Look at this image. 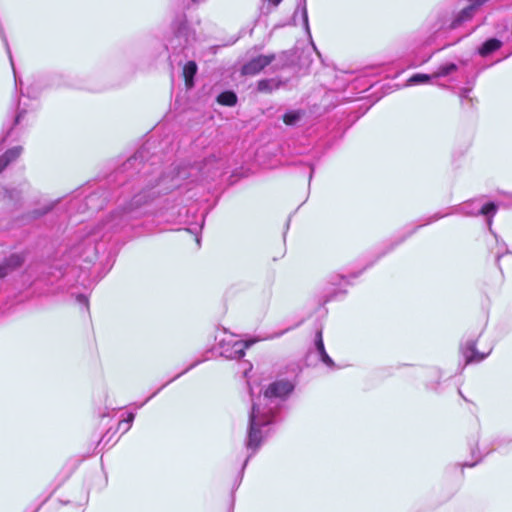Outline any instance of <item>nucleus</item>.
Wrapping results in <instances>:
<instances>
[{"instance_id": "nucleus-42", "label": "nucleus", "mask_w": 512, "mask_h": 512, "mask_svg": "<svg viewBox=\"0 0 512 512\" xmlns=\"http://www.w3.org/2000/svg\"><path fill=\"white\" fill-rule=\"evenodd\" d=\"M196 241H197L198 244L200 243L199 237H196Z\"/></svg>"}, {"instance_id": "nucleus-41", "label": "nucleus", "mask_w": 512, "mask_h": 512, "mask_svg": "<svg viewBox=\"0 0 512 512\" xmlns=\"http://www.w3.org/2000/svg\"><path fill=\"white\" fill-rule=\"evenodd\" d=\"M12 127L10 128V130L7 132V137L10 135L11 131H12Z\"/></svg>"}, {"instance_id": "nucleus-4", "label": "nucleus", "mask_w": 512, "mask_h": 512, "mask_svg": "<svg viewBox=\"0 0 512 512\" xmlns=\"http://www.w3.org/2000/svg\"><path fill=\"white\" fill-rule=\"evenodd\" d=\"M497 212V205L494 202H488V203H482L480 199H473L467 202L462 203L458 207L452 208L449 212L440 214L435 213L433 216L429 217L426 222L418 225L416 228H414L412 231H410L406 236L402 237L399 241L394 243L390 246V248L386 251H384L381 256L385 255L389 251H391L395 246L402 243L408 236L413 234L417 228L422 227L424 225L430 224L432 222H435L447 215L453 214V213H461L466 216H478V215H484L486 216V223L488 226L489 231L494 234L492 231V218Z\"/></svg>"}, {"instance_id": "nucleus-30", "label": "nucleus", "mask_w": 512, "mask_h": 512, "mask_svg": "<svg viewBox=\"0 0 512 512\" xmlns=\"http://www.w3.org/2000/svg\"><path fill=\"white\" fill-rule=\"evenodd\" d=\"M198 363H199V361L194 362V363H193V364H191L189 367H187L184 371H182L181 373H179L178 375H176L172 380L177 379L178 377H180L181 375H183L184 373H186L187 371H189L190 369H192L193 367H195Z\"/></svg>"}, {"instance_id": "nucleus-39", "label": "nucleus", "mask_w": 512, "mask_h": 512, "mask_svg": "<svg viewBox=\"0 0 512 512\" xmlns=\"http://www.w3.org/2000/svg\"><path fill=\"white\" fill-rule=\"evenodd\" d=\"M312 175H313V169H311V171H310V174H309V180H311Z\"/></svg>"}, {"instance_id": "nucleus-21", "label": "nucleus", "mask_w": 512, "mask_h": 512, "mask_svg": "<svg viewBox=\"0 0 512 512\" xmlns=\"http://www.w3.org/2000/svg\"><path fill=\"white\" fill-rule=\"evenodd\" d=\"M430 79H431V76L428 74L417 73L408 79L407 85L412 86V85L424 84V83L429 82Z\"/></svg>"}, {"instance_id": "nucleus-27", "label": "nucleus", "mask_w": 512, "mask_h": 512, "mask_svg": "<svg viewBox=\"0 0 512 512\" xmlns=\"http://www.w3.org/2000/svg\"><path fill=\"white\" fill-rule=\"evenodd\" d=\"M98 198V193H92L85 198V205L89 208L95 207L94 202Z\"/></svg>"}, {"instance_id": "nucleus-38", "label": "nucleus", "mask_w": 512, "mask_h": 512, "mask_svg": "<svg viewBox=\"0 0 512 512\" xmlns=\"http://www.w3.org/2000/svg\"><path fill=\"white\" fill-rule=\"evenodd\" d=\"M359 274H360V272H359V273H353V274L351 275V277H352V278H357V277L359 276Z\"/></svg>"}, {"instance_id": "nucleus-28", "label": "nucleus", "mask_w": 512, "mask_h": 512, "mask_svg": "<svg viewBox=\"0 0 512 512\" xmlns=\"http://www.w3.org/2000/svg\"><path fill=\"white\" fill-rule=\"evenodd\" d=\"M346 278H347L346 276L339 274V275H336L335 277L333 276L331 278V283L333 285H336V284H338L339 281L346 280Z\"/></svg>"}, {"instance_id": "nucleus-34", "label": "nucleus", "mask_w": 512, "mask_h": 512, "mask_svg": "<svg viewBox=\"0 0 512 512\" xmlns=\"http://www.w3.org/2000/svg\"><path fill=\"white\" fill-rule=\"evenodd\" d=\"M477 462H478V461H475V462H473V463H471V464H467V463H466V464H464V465H463V467H473V466H475V465H476V463H477Z\"/></svg>"}, {"instance_id": "nucleus-11", "label": "nucleus", "mask_w": 512, "mask_h": 512, "mask_svg": "<svg viewBox=\"0 0 512 512\" xmlns=\"http://www.w3.org/2000/svg\"><path fill=\"white\" fill-rule=\"evenodd\" d=\"M315 350L319 356V359L329 368H334L335 363L332 358L327 354L323 342L322 330H318L315 334L314 339Z\"/></svg>"}, {"instance_id": "nucleus-12", "label": "nucleus", "mask_w": 512, "mask_h": 512, "mask_svg": "<svg viewBox=\"0 0 512 512\" xmlns=\"http://www.w3.org/2000/svg\"><path fill=\"white\" fill-rule=\"evenodd\" d=\"M22 153L21 146H15L8 149L2 156H0V173L12 162H14Z\"/></svg>"}, {"instance_id": "nucleus-24", "label": "nucleus", "mask_w": 512, "mask_h": 512, "mask_svg": "<svg viewBox=\"0 0 512 512\" xmlns=\"http://www.w3.org/2000/svg\"><path fill=\"white\" fill-rule=\"evenodd\" d=\"M25 113H26V109L22 108L21 107V102H19V104H18V111H17V114L14 117L13 124L14 125H19L22 122Z\"/></svg>"}, {"instance_id": "nucleus-3", "label": "nucleus", "mask_w": 512, "mask_h": 512, "mask_svg": "<svg viewBox=\"0 0 512 512\" xmlns=\"http://www.w3.org/2000/svg\"><path fill=\"white\" fill-rule=\"evenodd\" d=\"M206 0H171L174 9L181 12L172 22L173 37L169 39L166 48H171L173 53H180L195 40V31L187 24L185 10L198 6Z\"/></svg>"}, {"instance_id": "nucleus-17", "label": "nucleus", "mask_w": 512, "mask_h": 512, "mask_svg": "<svg viewBox=\"0 0 512 512\" xmlns=\"http://www.w3.org/2000/svg\"><path fill=\"white\" fill-rule=\"evenodd\" d=\"M298 14L301 15L304 27H305L307 33L310 35L309 23H308V13H307V7H306V0H300L299 1L298 6H297V8H296V10L294 12V15H293L294 19L297 17Z\"/></svg>"}, {"instance_id": "nucleus-43", "label": "nucleus", "mask_w": 512, "mask_h": 512, "mask_svg": "<svg viewBox=\"0 0 512 512\" xmlns=\"http://www.w3.org/2000/svg\"><path fill=\"white\" fill-rule=\"evenodd\" d=\"M2 150V147L0 146V151Z\"/></svg>"}, {"instance_id": "nucleus-35", "label": "nucleus", "mask_w": 512, "mask_h": 512, "mask_svg": "<svg viewBox=\"0 0 512 512\" xmlns=\"http://www.w3.org/2000/svg\"><path fill=\"white\" fill-rule=\"evenodd\" d=\"M99 445L104 444V446L107 444V442L104 443V437H102L98 443Z\"/></svg>"}, {"instance_id": "nucleus-10", "label": "nucleus", "mask_w": 512, "mask_h": 512, "mask_svg": "<svg viewBox=\"0 0 512 512\" xmlns=\"http://www.w3.org/2000/svg\"><path fill=\"white\" fill-rule=\"evenodd\" d=\"M480 5L481 3L477 2L462 9L451 21L449 29H456L461 26L462 23L470 20Z\"/></svg>"}, {"instance_id": "nucleus-8", "label": "nucleus", "mask_w": 512, "mask_h": 512, "mask_svg": "<svg viewBox=\"0 0 512 512\" xmlns=\"http://www.w3.org/2000/svg\"><path fill=\"white\" fill-rule=\"evenodd\" d=\"M461 353L465 358L466 364L477 363L484 360L490 353H481L476 349V342L473 339H468L461 345Z\"/></svg>"}, {"instance_id": "nucleus-20", "label": "nucleus", "mask_w": 512, "mask_h": 512, "mask_svg": "<svg viewBox=\"0 0 512 512\" xmlns=\"http://www.w3.org/2000/svg\"><path fill=\"white\" fill-rule=\"evenodd\" d=\"M456 70L457 65L455 63H445L439 66L433 76L436 78L445 77L455 72Z\"/></svg>"}, {"instance_id": "nucleus-36", "label": "nucleus", "mask_w": 512, "mask_h": 512, "mask_svg": "<svg viewBox=\"0 0 512 512\" xmlns=\"http://www.w3.org/2000/svg\"><path fill=\"white\" fill-rule=\"evenodd\" d=\"M171 381H173V380L171 379V380L169 381V383H170ZM167 384H168V382H167L166 384H164L162 387H159L157 391H158V392H159V391H161V390H162V388H163V387H165Z\"/></svg>"}, {"instance_id": "nucleus-32", "label": "nucleus", "mask_w": 512, "mask_h": 512, "mask_svg": "<svg viewBox=\"0 0 512 512\" xmlns=\"http://www.w3.org/2000/svg\"><path fill=\"white\" fill-rule=\"evenodd\" d=\"M158 393V391L154 392L150 397H148L143 403H141L138 408L142 407L145 403H147L151 398H153L154 396H156V394Z\"/></svg>"}, {"instance_id": "nucleus-26", "label": "nucleus", "mask_w": 512, "mask_h": 512, "mask_svg": "<svg viewBox=\"0 0 512 512\" xmlns=\"http://www.w3.org/2000/svg\"><path fill=\"white\" fill-rule=\"evenodd\" d=\"M0 36L2 38V41L4 42V45L6 47V50H7V53L9 55V58H10V61H11V64L13 65V61H12V55H11V51H10V48H9V44H8V41H7V38H6V35L3 31V28L2 26L0 25Z\"/></svg>"}, {"instance_id": "nucleus-19", "label": "nucleus", "mask_w": 512, "mask_h": 512, "mask_svg": "<svg viewBox=\"0 0 512 512\" xmlns=\"http://www.w3.org/2000/svg\"><path fill=\"white\" fill-rule=\"evenodd\" d=\"M53 208V205H47L40 209H35L32 212L28 213L26 216L23 217V221L30 222L33 220H36L45 214H47L49 211H51Z\"/></svg>"}, {"instance_id": "nucleus-33", "label": "nucleus", "mask_w": 512, "mask_h": 512, "mask_svg": "<svg viewBox=\"0 0 512 512\" xmlns=\"http://www.w3.org/2000/svg\"><path fill=\"white\" fill-rule=\"evenodd\" d=\"M268 1H269L271 4H273V5L277 6V5H279V4H280V2H281L282 0H268Z\"/></svg>"}, {"instance_id": "nucleus-2", "label": "nucleus", "mask_w": 512, "mask_h": 512, "mask_svg": "<svg viewBox=\"0 0 512 512\" xmlns=\"http://www.w3.org/2000/svg\"><path fill=\"white\" fill-rule=\"evenodd\" d=\"M295 385L287 379L272 382L262 395L252 399L249 413L246 449L249 454L243 463V473L249 459L253 457L271 432V426L277 421V416L287 397L293 392ZM242 475L240 476V479Z\"/></svg>"}, {"instance_id": "nucleus-5", "label": "nucleus", "mask_w": 512, "mask_h": 512, "mask_svg": "<svg viewBox=\"0 0 512 512\" xmlns=\"http://www.w3.org/2000/svg\"><path fill=\"white\" fill-rule=\"evenodd\" d=\"M256 340L249 341H220L221 355L227 359H240L245 355V349L250 347Z\"/></svg>"}, {"instance_id": "nucleus-15", "label": "nucleus", "mask_w": 512, "mask_h": 512, "mask_svg": "<svg viewBox=\"0 0 512 512\" xmlns=\"http://www.w3.org/2000/svg\"><path fill=\"white\" fill-rule=\"evenodd\" d=\"M197 73V65L194 61H188L183 67V75L185 78V84L188 88H191L194 84V77Z\"/></svg>"}, {"instance_id": "nucleus-6", "label": "nucleus", "mask_w": 512, "mask_h": 512, "mask_svg": "<svg viewBox=\"0 0 512 512\" xmlns=\"http://www.w3.org/2000/svg\"><path fill=\"white\" fill-rule=\"evenodd\" d=\"M275 60L274 54L259 55L251 58L241 68V74L245 76H254L260 73L265 67Z\"/></svg>"}, {"instance_id": "nucleus-31", "label": "nucleus", "mask_w": 512, "mask_h": 512, "mask_svg": "<svg viewBox=\"0 0 512 512\" xmlns=\"http://www.w3.org/2000/svg\"><path fill=\"white\" fill-rule=\"evenodd\" d=\"M8 274L6 273V270L2 265L0 264V279L6 277Z\"/></svg>"}, {"instance_id": "nucleus-37", "label": "nucleus", "mask_w": 512, "mask_h": 512, "mask_svg": "<svg viewBox=\"0 0 512 512\" xmlns=\"http://www.w3.org/2000/svg\"><path fill=\"white\" fill-rule=\"evenodd\" d=\"M171 381H173V380L171 379V380L169 381V383H170ZM167 384H168V382H167L166 384H164L162 387H159L157 391H158V392H159V391H161V390H162V388H163V387H165Z\"/></svg>"}, {"instance_id": "nucleus-23", "label": "nucleus", "mask_w": 512, "mask_h": 512, "mask_svg": "<svg viewBox=\"0 0 512 512\" xmlns=\"http://www.w3.org/2000/svg\"><path fill=\"white\" fill-rule=\"evenodd\" d=\"M494 236L496 237V241H497V246H498V250L496 252V261L499 262L501 257L505 254H508L509 251H508V248H507V245L505 242H499L498 239H497V236L494 234Z\"/></svg>"}, {"instance_id": "nucleus-40", "label": "nucleus", "mask_w": 512, "mask_h": 512, "mask_svg": "<svg viewBox=\"0 0 512 512\" xmlns=\"http://www.w3.org/2000/svg\"><path fill=\"white\" fill-rule=\"evenodd\" d=\"M120 429H123V431H124V432H126V431H125V429H126V424H123V425H122V427H121Z\"/></svg>"}, {"instance_id": "nucleus-25", "label": "nucleus", "mask_w": 512, "mask_h": 512, "mask_svg": "<svg viewBox=\"0 0 512 512\" xmlns=\"http://www.w3.org/2000/svg\"><path fill=\"white\" fill-rule=\"evenodd\" d=\"M134 418H135V414L134 413H129L127 415L126 419H124V420L119 422V428H121L123 424H126L125 431H128L130 429L131 425H132V422H133Z\"/></svg>"}, {"instance_id": "nucleus-9", "label": "nucleus", "mask_w": 512, "mask_h": 512, "mask_svg": "<svg viewBox=\"0 0 512 512\" xmlns=\"http://www.w3.org/2000/svg\"><path fill=\"white\" fill-rule=\"evenodd\" d=\"M29 251L27 249L11 253L0 264L5 268L6 273L10 274L12 271L18 269L26 261Z\"/></svg>"}, {"instance_id": "nucleus-18", "label": "nucleus", "mask_w": 512, "mask_h": 512, "mask_svg": "<svg viewBox=\"0 0 512 512\" xmlns=\"http://www.w3.org/2000/svg\"><path fill=\"white\" fill-rule=\"evenodd\" d=\"M303 114L301 110L288 111L283 115V121L288 126H294L302 119Z\"/></svg>"}, {"instance_id": "nucleus-14", "label": "nucleus", "mask_w": 512, "mask_h": 512, "mask_svg": "<svg viewBox=\"0 0 512 512\" xmlns=\"http://www.w3.org/2000/svg\"><path fill=\"white\" fill-rule=\"evenodd\" d=\"M502 46V42L496 38H490L486 40L479 48L478 53L482 57H486L491 53L495 52Z\"/></svg>"}, {"instance_id": "nucleus-16", "label": "nucleus", "mask_w": 512, "mask_h": 512, "mask_svg": "<svg viewBox=\"0 0 512 512\" xmlns=\"http://www.w3.org/2000/svg\"><path fill=\"white\" fill-rule=\"evenodd\" d=\"M217 102L224 106H234L237 103V95L230 90L221 92L217 96Z\"/></svg>"}, {"instance_id": "nucleus-13", "label": "nucleus", "mask_w": 512, "mask_h": 512, "mask_svg": "<svg viewBox=\"0 0 512 512\" xmlns=\"http://www.w3.org/2000/svg\"><path fill=\"white\" fill-rule=\"evenodd\" d=\"M282 81L276 78L261 79L257 83V91L260 93H272L282 86Z\"/></svg>"}, {"instance_id": "nucleus-22", "label": "nucleus", "mask_w": 512, "mask_h": 512, "mask_svg": "<svg viewBox=\"0 0 512 512\" xmlns=\"http://www.w3.org/2000/svg\"><path fill=\"white\" fill-rule=\"evenodd\" d=\"M470 93H471V88L461 89L459 97H460L462 106H467V105L472 106V98H470Z\"/></svg>"}, {"instance_id": "nucleus-7", "label": "nucleus", "mask_w": 512, "mask_h": 512, "mask_svg": "<svg viewBox=\"0 0 512 512\" xmlns=\"http://www.w3.org/2000/svg\"><path fill=\"white\" fill-rule=\"evenodd\" d=\"M25 186L26 184H21L18 188H3L2 200L8 209L15 210L21 206Z\"/></svg>"}, {"instance_id": "nucleus-1", "label": "nucleus", "mask_w": 512, "mask_h": 512, "mask_svg": "<svg viewBox=\"0 0 512 512\" xmlns=\"http://www.w3.org/2000/svg\"><path fill=\"white\" fill-rule=\"evenodd\" d=\"M144 152L139 150L127 159L116 171L115 178L122 181L123 187L136 186L128 203L118 207L104 221L94 228H90L79 241L71 248V255L83 258L85 262H92L99 253V240L110 239V234L124 228L132 219L143 215L144 207L161 195L168 194L176 189H190L192 184H201L222 175L225 172L227 161L220 155H210L199 163L193 165H173L166 171L155 163L143 162Z\"/></svg>"}, {"instance_id": "nucleus-29", "label": "nucleus", "mask_w": 512, "mask_h": 512, "mask_svg": "<svg viewBox=\"0 0 512 512\" xmlns=\"http://www.w3.org/2000/svg\"><path fill=\"white\" fill-rule=\"evenodd\" d=\"M77 300L79 303L85 305L86 307L88 306V299L85 295H83V294L78 295Z\"/></svg>"}]
</instances>
